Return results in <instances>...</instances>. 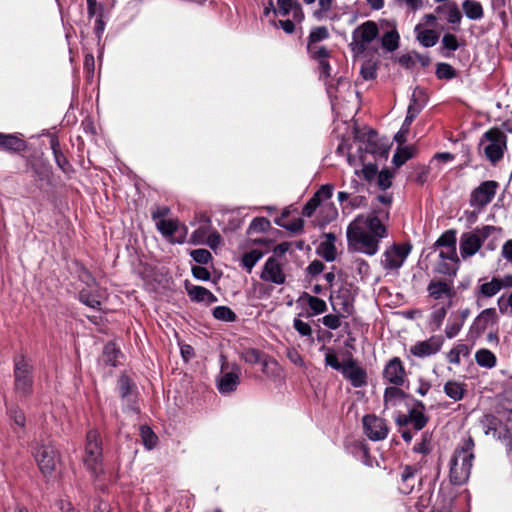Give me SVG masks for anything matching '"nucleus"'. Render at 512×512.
Returning <instances> with one entry per match:
<instances>
[{
	"label": "nucleus",
	"instance_id": "f257e3e1",
	"mask_svg": "<svg viewBox=\"0 0 512 512\" xmlns=\"http://www.w3.org/2000/svg\"><path fill=\"white\" fill-rule=\"evenodd\" d=\"M349 247L367 255L378 251L379 241L386 236V228L374 214L357 216L347 228Z\"/></svg>",
	"mask_w": 512,
	"mask_h": 512
},
{
	"label": "nucleus",
	"instance_id": "f03ea898",
	"mask_svg": "<svg viewBox=\"0 0 512 512\" xmlns=\"http://www.w3.org/2000/svg\"><path fill=\"white\" fill-rule=\"evenodd\" d=\"M474 442L468 438L461 448L455 450L450 466V480L455 485H461L469 478L473 454Z\"/></svg>",
	"mask_w": 512,
	"mask_h": 512
},
{
	"label": "nucleus",
	"instance_id": "7ed1b4c3",
	"mask_svg": "<svg viewBox=\"0 0 512 512\" xmlns=\"http://www.w3.org/2000/svg\"><path fill=\"white\" fill-rule=\"evenodd\" d=\"M83 461L93 476L102 473V447L99 433L96 430H90L87 433Z\"/></svg>",
	"mask_w": 512,
	"mask_h": 512
},
{
	"label": "nucleus",
	"instance_id": "20e7f679",
	"mask_svg": "<svg viewBox=\"0 0 512 512\" xmlns=\"http://www.w3.org/2000/svg\"><path fill=\"white\" fill-rule=\"evenodd\" d=\"M33 455L40 471L44 475H51L56 470L59 463V455L50 441L37 443Z\"/></svg>",
	"mask_w": 512,
	"mask_h": 512
},
{
	"label": "nucleus",
	"instance_id": "39448f33",
	"mask_svg": "<svg viewBox=\"0 0 512 512\" xmlns=\"http://www.w3.org/2000/svg\"><path fill=\"white\" fill-rule=\"evenodd\" d=\"M505 144L506 136L498 129H490L483 135L480 141V147L483 149L486 157L493 163L502 157Z\"/></svg>",
	"mask_w": 512,
	"mask_h": 512
},
{
	"label": "nucleus",
	"instance_id": "423d86ee",
	"mask_svg": "<svg viewBox=\"0 0 512 512\" xmlns=\"http://www.w3.org/2000/svg\"><path fill=\"white\" fill-rule=\"evenodd\" d=\"M32 365L24 356H19L15 360L14 376L15 388L18 393L27 395L32 389Z\"/></svg>",
	"mask_w": 512,
	"mask_h": 512
},
{
	"label": "nucleus",
	"instance_id": "0eeeda50",
	"mask_svg": "<svg viewBox=\"0 0 512 512\" xmlns=\"http://www.w3.org/2000/svg\"><path fill=\"white\" fill-rule=\"evenodd\" d=\"M87 279V286L82 288L79 293V298L82 303L91 308H99L106 298L105 291L101 290L96 284L95 280L91 278L88 273L83 275Z\"/></svg>",
	"mask_w": 512,
	"mask_h": 512
},
{
	"label": "nucleus",
	"instance_id": "6e6552de",
	"mask_svg": "<svg viewBox=\"0 0 512 512\" xmlns=\"http://www.w3.org/2000/svg\"><path fill=\"white\" fill-rule=\"evenodd\" d=\"M409 253V246L394 245L384 252L381 265L387 271H397L403 265Z\"/></svg>",
	"mask_w": 512,
	"mask_h": 512
},
{
	"label": "nucleus",
	"instance_id": "1a4fd4ad",
	"mask_svg": "<svg viewBox=\"0 0 512 512\" xmlns=\"http://www.w3.org/2000/svg\"><path fill=\"white\" fill-rule=\"evenodd\" d=\"M378 35V27L372 21H366L353 32L352 49L358 52L364 51L365 45L374 40Z\"/></svg>",
	"mask_w": 512,
	"mask_h": 512
},
{
	"label": "nucleus",
	"instance_id": "9d476101",
	"mask_svg": "<svg viewBox=\"0 0 512 512\" xmlns=\"http://www.w3.org/2000/svg\"><path fill=\"white\" fill-rule=\"evenodd\" d=\"M498 183L495 181H485L477 187L471 194L470 203L474 207L482 208L492 201L495 196Z\"/></svg>",
	"mask_w": 512,
	"mask_h": 512
},
{
	"label": "nucleus",
	"instance_id": "9b49d317",
	"mask_svg": "<svg viewBox=\"0 0 512 512\" xmlns=\"http://www.w3.org/2000/svg\"><path fill=\"white\" fill-rule=\"evenodd\" d=\"M260 277L264 281L272 282L277 285L283 284L286 279L285 273L283 272L282 269V265L274 257H270L266 261Z\"/></svg>",
	"mask_w": 512,
	"mask_h": 512
},
{
	"label": "nucleus",
	"instance_id": "f8f14e48",
	"mask_svg": "<svg viewBox=\"0 0 512 512\" xmlns=\"http://www.w3.org/2000/svg\"><path fill=\"white\" fill-rule=\"evenodd\" d=\"M366 435L372 440H382L387 436L388 429L383 419L367 415L363 418Z\"/></svg>",
	"mask_w": 512,
	"mask_h": 512
},
{
	"label": "nucleus",
	"instance_id": "ddd939ff",
	"mask_svg": "<svg viewBox=\"0 0 512 512\" xmlns=\"http://www.w3.org/2000/svg\"><path fill=\"white\" fill-rule=\"evenodd\" d=\"M498 319L495 308L484 309L474 320L471 326V333L477 337L480 336L486 329L496 323Z\"/></svg>",
	"mask_w": 512,
	"mask_h": 512
},
{
	"label": "nucleus",
	"instance_id": "4468645a",
	"mask_svg": "<svg viewBox=\"0 0 512 512\" xmlns=\"http://www.w3.org/2000/svg\"><path fill=\"white\" fill-rule=\"evenodd\" d=\"M405 375L406 373L403 364L397 357L391 359L387 363L383 372L384 378L394 385H402Z\"/></svg>",
	"mask_w": 512,
	"mask_h": 512
},
{
	"label": "nucleus",
	"instance_id": "2eb2a0df",
	"mask_svg": "<svg viewBox=\"0 0 512 512\" xmlns=\"http://www.w3.org/2000/svg\"><path fill=\"white\" fill-rule=\"evenodd\" d=\"M443 345L441 337H431L411 347L410 352L417 357L430 356L437 353Z\"/></svg>",
	"mask_w": 512,
	"mask_h": 512
},
{
	"label": "nucleus",
	"instance_id": "dca6fc26",
	"mask_svg": "<svg viewBox=\"0 0 512 512\" xmlns=\"http://www.w3.org/2000/svg\"><path fill=\"white\" fill-rule=\"evenodd\" d=\"M342 374L354 387H362L366 384V372L354 361L343 363Z\"/></svg>",
	"mask_w": 512,
	"mask_h": 512
},
{
	"label": "nucleus",
	"instance_id": "f3484780",
	"mask_svg": "<svg viewBox=\"0 0 512 512\" xmlns=\"http://www.w3.org/2000/svg\"><path fill=\"white\" fill-rule=\"evenodd\" d=\"M482 243L480 236L471 233H464L460 239V253L463 258H467L476 254L481 248Z\"/></svg>",
	"mask_w": 512,
	"mask_h": 512
},
{
	"label": "nucleus",
	"instance_id": "a211bd4d",
	"mask_svg": "<svg viewBox=\"0 0 512 512\" xmlns=\"http://www.w3.org/2000/svg\"><path fill=\"white\" fill-rule=\"evenodd\" d=\"M239 384V372L232 371L224 373L218 382V389L221 393H230L236 389Z\"/></svg>",
	"mask_w": 512,
	"mask_h": 512
},
{
	"label": "nucleus",
	"instance_id": "6ab92c4d",
	"mask_svg": "<svg viewBox=\"0 0 512 512\" xmlns=\"http://www.w3.org/2000/svg\"><path fill=\"white\" fill-rule=\"evenodd\" d=\"M335 236L331 233L326 235V240L319 246V254L326 261H333L336 258Z\"/></svg>",
	"mask_w": 512,
	"mask_h": 512
},
{
	"label": "nucleus",
	"instance_id": "aec40b11",
	"mask_svg": "<svg viewBox=\"0 0 512 512\" xmlns=\"http://www.w3.org/2000/svg\"><path fill=\"white\" fill-rule=\"evenodd\" d=\"M188 294L192 300L206 303H213L217 299L216 297L206 288L201 286H194L188 289Z\"/></svg>",
	"mask_w": 512,
	"mask_h": 512
},
{
	"label": "nucleus",
	"instance_id": "412c9836",
	"mask_svg": "<svg viewBox=\"0 0 512 512\" xmlns=\"http://www.w3.org/2000/svg\"><path fill=\"white\" fill-rule=\"evenodd\" d=\"M428 291L434 299L451 297L452 295L451 287L446 282L442 281L431 282L428 286Z\"/></svg>",
	"mask_w": 512,
	"mask_h": 512
},
{
	"label": "nucleus",
	"instance_id": "4be33fe9",
	"mask_svg": "<svg viewBox=\"0 0 512 512\" xmlns=\"http://www.w3.org/2000/svg\"><path fill=\"white\" fill-rule=\"evenodd\" d=\"M366 150L373 154H379L387 157L389 146L387 144L377 143V133L375 131H370L368 133V146Z\"/></svg>",
	"mask_w": 512,
	"mask_h": 512
},
{
	"label": "nucleus",
	"instance_id": "5701e85b",
	"mask_svg": "<svg viewBox=\"0 0 512 512\" xmlns=\"http://www.w3.org/2000/svg\"><path fill=\"white\" fill-rule=\"evenodd\" d=\"M478 365L485 368H493L496 365V356L488 349H480L475 353Z\"/></svg>",
	"mask_w": 512,
	"mask_h": 512
},
{
	"label": "nucleus",
	"instance_id": "b1692460",
	"mask_svg": "<svg viewBox=\"0 0 512 512\" xmlns=\"http://www.w3.org/2000/svg\"><path fill=\"white\" fill-rule=\"evenodd\" d=\"M444 391L447 396L457 401L462 399L464 395V385L456 381H448L444 386Z\"/></svg>",
	"mask_w": 512,
	"mask_h": 512
},
{
	"label": "nucleus",
	"instance_id": "393cba45",
	"mask_svg": "<svg viewBox=\"0 0 512 512\" xmlns=\"http://www.w3.org/2000/svg\"><path fill=\"white\" fill-rule=\"evenodd\" d=\"M463 10L469 19L477 20L483 17V8L479 2L466 1L463 3Z\"/></svg>",
	"mask_w": 512,
	"mask_h": 512
},
{
	"label": "nucleus",
	"instance_id": "a878e982",
	"mask_svg": "<svg viewBox=\"0 0 512 512\" xmlns=\"http://www.w3.org/2000/svg\"><path fill=\"white\" fill-rule=\"evenodd\" d=\"M479 290L484 297H492L496 295L501 290L500 278L494 277L491 281L481 284Z\"/></svg>",
	"mask_w": 512,
	"mask_h": 512
},
{
	"label": "nucleus",
	"instance_id": "bb28decb",
	"mask_svg": "<svg viewBox=\"0 0 512 512\" xmlns=\"http://www.w3.org/2000/svg\"><path fill=\"white\" fill-rule=\"evenodd\" d=\"M332 305L334 310H337L339 314L344 316L345 314L349 315L352 312V305L348 298H344L340 295H337L332 298Z\"/></svg>",
	"mask_w": 512,
	"mask_h": 512
},
{
	"label": "nucleus",
	"instance_id": "cd10ccee",
	"mask_svg": "<svg viewBox=\"0 0 512 512\" xmlns=\"http://www.w3.org/2000/svg\"><path fill=\"white\" fill-rule=\"evenodd\" d=\"M156 226L164 236L171 237L178 229V222L171 219H160L156 222Z\"/></svg>",
	"mask_w": 512,
	"mask_h": 512
},
{
	"label": "nucleus",
	"instance_id": "c85d7f7f",
	"mask_svg": "<svg viewBox=\"0 0 512 512\" xmlns=\"http://www.w3.org/2000/svg\"><path fill=\"white\" fill-rule=\"evenodd\" d=\"M404 397V392L397 387H389L385 389L384 403L387 408L389 405L394 406L397 400Z\"/></svg>",
	"mask_w": 512,
	"mask_h": 512
},
{
	"label": "nucleus",
	"instance_id": "c756f323",
	"mask_svg": "<svg viewBox=\"0 0 512 512\" xmlns=\"http://www.w3.org/2000/svg\"><path fill=\"white\" fill-rule=\"evenodd\" d=\"M399 45V35L395 30L386 32L382 37V46L388 51H394Z\"/></svg>",
	"mask_w": 512,
	"mask_h": 512
},
{
	"label": "nucleus",
	"instance_id": "7c9ffc66",
	"mask_svg": "<svg viewBox=\"0 0 512 512\" xmlns=\"http://www.w3.org/2000/svg\"><path fill=\"white\" fill-rule=\"evenodd\" d=\"M120 355L119 350L114 344L109 343L105 346L102 356V361L110 366H115L118 356Z\"/></svg>",
	"mask_w": 512,
	"mask_h": 512
},
{
	"label": "nucleus",
	"instance_id": "2f4dec72",
	"mask_svg": "<svg viewBox=\"0 0 512 512\" xmlns=\"http://www.w3.org/2000/svg\"><path fill=\"white\" fill-rule=\"evenodd\" d=\"M417 39L425 47H432L438 41V34L434 30H424L417 34Z\"/></svg>",
	"mask_w": 512,
	"mask_h": 512
},
{
	"label": "nucleus",
	"instance_id": "473e14b6",
	"mask_svg": "<svg viewBox=\"0 0 512 512\" xmlns=\"http://www.w3.org/2000/svg\"><path fill=\"white\" fill-rule=\"evenodd\" d=\"M140 435L143 441V444L148 448L152 449L157 444V436L148 426H142L140 428Z\"/></svg>",
	"mask_w": 512,
	"mask_h": 512
},
{
	"label": "nucleus",
	"instance_id": "72a5a7b5",
	"mask_svg": "<svg viewBox=\"0 0 512 512\" xmlns=\"http://www.w3.org/2000/svg\"><path fill=\"white\" fill-rule=\"evenodd\" d=\"M413 155V147L399 148L393 157V163L399 167L403 165L408 159L412 158Z\"/></svg>",
	"mask_w": 512,
	"mask_h": 512
},
{
	"label": "nucleus",
	"instance_id": "f704fd0d",
	"mask_svg": "<svg viewBox=\"0 0 512 512\" xmlns=\"http://www.w3.org/2000/svg\"><path fill=\"white\" fill-rule=\"evenodd\" d=\"M0 146H3L7 149L21 150L23 147V142L15 136L1 134Z\"/></svg>",
	"mask_w": 512,
	"mask_h": 512
},
{
	"label": "nucleus",
	"instance_id": "c9c22d12",
	"mask_svg": "<svg viewBox=\"0 0 512 512\" xmlns=\"http://www.w3.org/2000/svg\"><path fill=\"white\" fill-rule=\"evenodd\" d=\"M262 257V252L259 250H252L249 253H246L242 258V264L247 269L248 272H251L252 268Z\"/></svg>",
	"mask_w": 512,
	"mask_h": 512
},
{
	"label": "nucleus",
	"instance_id": "e433bc0d",
	"mask_svg": "<svg viewBox=\"0 0 512 512\" xmlns=\"http://www.w3.org/2000/svg\"><path fill=\"white\" fill-rule=\"evenodd\" d=\"M293 8H295V15L301 13L296 0H278V12L280 15H288Z\"/></svg>",
	"mask_w": 512,
	"mask_h": 512
},
{
	"label": "nucleus",
	"instance_id": "4c0bfd02",
	"mask_svg": "<svg viewBox=\"0 0 512 512\" xmlns=\"http://www.w3.org/2000/svg\"><path fill=\"white\" fill-rule=\"evenodd\" d=\"M303 298L307 299L309 307L315 314L323 313L326 310V303L324 300L309 294H305Z\"/></svg>",
	"mask_w": 512,
	"mask_h": 512
},
{
	"label": "nucleus",
	"instance_id": "58836bf2",
	"mask_svg": "<svg viewBox=\"0 0 512 512\" xmlns=\"http://www.w3.org/2000/svg\"><path fill=\"white\" fill-rule=\"evenodd\" d=\"M436 245L447 247L449 249L456 248V236L454 230H448L440 236L436 241Z\"/></svg>",
	"mask_w": 512,
	"mask_h": 512
},
{
	"label": "nucleus",
	"instance_id": "ea45409f",
	"mask_svg": "<svg viewBox=\"0 0 512 512\" xmlns=\"http://www.w3.org/2000/svg\"><path fill=\"white\" fill-rule=\"evenodd\" d=\"M377 64L372 60L365 61L360 69V73L365 80H372L376 77Z\"/></svg>",
	"mask_w": 512,
	"mask_h": 512
},
{
	"label": "nucleus",
	"instance_id": "a19ab883",
	"mask_svg": "<svg viewBox=\"0 0 512 512\" xmlns=\"http://www.w3.org/2000/svg\"><path fill=\"white\" fill-rule=\"evenodd\" d=\"M213 315L216 319L231 322L235 320L234 312L226 306H218L214 309Z\"/></svg>",
	"mask_w": 512,
	"mask_h": 512
},
{
	"label": "nucleus",
	"instance_id": "79ce46f5",
	"mask_svg": "<svg viewBox=\"0 0 512 512\" xmlns=\"http://www.w3.org/2000/svg\"><path fill=\"white\" fill-rule=\"evenodd\" d=\"M467 353L468 349L465 345H458L448 352L447 359L450 363L457 365L460 363V355H466Z\"/></svg>",
	"mask_w": 512,
	"mask_h": 512
},
{
	"label": "nucleus",
	"instance_id": "37998d69",
	"mask_svg": "<svg viewBox=\"0 0 512 512\" xmlns=\"http://www.w3.org/2000/svg\"><path fill=\"white\" fill-rule=\"evenodd\" d=\"M308 49L312 57L322 61L329 56L328 50L324 46L318 44H308Z\"/></svg>",
	"mask_w": 512,
	"mask_h": 512
},
{
	"label": "nucleus",
	"instance_id": "c03bdc74",
	"mask_svg": "<svg viewBox=\"0 0 512 512\" xmlns=\"http://www.w3.org/2000/svg\"><path fill=\"white\" fill-rule=\"evenodd\" d=\"M436 74L440 79H451L455 76L454 69L447 63H439L437 65Z\"/></svg>",
	"mask_w": 512,
	"mask_h": 512
},
{
	"label": "nucleus",
	"instance_id": "a18cd8bd",
	"mask_svg": "<svg viewBox=\"0 0 512 512\" xmlns=\"http://www.w3.org/2000/svg\"><path fill=\"white\" fill-rule=\"evenodd\" d=\"M426 421V417L423 413L416 410L410 412V422L416 430H421L425 426Z\"/></svg>",
	"mask_w": 512,
	"mask_h": 512
},
{
	"label": "nucleus",
	"instance_id": "49530a36",
	"mask_svg": "<svg viewBox=\"0 0 512 512\" xmlns=\"http://www.w3.org/2000/svg\"><path fill=\"white\" fill-rule=\"evenodd\" d=\"M329 33L325 27L314 29L309 36V44H317L319 41L326 39Z\"/></svg>",
	"mask_w": 512,
	"mask_h": 512
},
{
	"label": "nucleus",
	"instance_id": "de8ad7c7",
	"mask_svg": "<svg viewBox=\"0 0 512 512\" xmlns=\"http://www.w3.org/2000/svg\"><path fill=\"white\" fill-rule=\"evenodd\" d=\"M191 257L200 264H206L211 259V253L206 249L192 250Z\"/></svg>",
	"mask_w": 512,
	"mask_h": 512
},
{
	"label": "nucleus",
	"instance_id": "09e8293b",
	"mask_svg": "<svg viewBox=\"0 0 512 512\" xmlns=\"http://www.w3.org/2000/svg\"><path fill=\"white\" fill-rule=\"evenodd\" d=\"M392 176V173L389 172L388 170L381 171L380 173H378L376 176L378 186L382 189L389 188L392 184Z\"/></svg>",
	"mask_w": 512,
	"mask_h": 512
},
{
	"label": "nucleus",
	"instance_id": "8fccbe9b",
	"mask_svg": "<svg viewBox=\"0 0 512 512\" xmlns=\"http://www.w3.org/2000/svg\"><path fill=\"white\" fill-rule=\"evenodd\" d=\"M294 328L302 336H310L312 334L311 326L300 319L294 320Z\"/></svg>",
	"mask_w": 512,
	"mask_h": 512
},
{
	"label": "nucleus",
	"instance_id": "3c124183",
	"mask_svg": "<svg viewBox=\"0 0 512 512\" xmlns=\"http://www.w3.org/2000/svg\"><path fill=\"white\" fill-rule=\"evenodd\" d=\"M323 324L330 329H338L341 325L339 315L329 314L323 317Z\"/></svg>",
	"mask_w": 512,
	"mask_h": 512
},
{
	"label": "nucleus",
	"instance_id": "603ef678",
	"mask_svg": "<svg viewBox=\"0 0 512 512\" xmlns=\"http://www.w3.org/2000/svg\"><path fill=\"white\" fill-rule=\"evenodd\" d=\"M325 363H326V365H328L336 370L342 371L343 364H341L338 361L337 355L333 351H330V350L327 351V353L325 355Z\"/></svg>",
	"mask_w": 512,
	"mask_h": 512
},
{
	"label": "nucleus",
	"instance_id": "864d4df0",
	"mask_svg": "<svg viewBox=\"0 0 512 512\" xmlns=\"http://www.w3.org/2000/svg\"><path fill=\"white\" fill-rule=\"evenodd\" d=\"M442 44L445 48L450 50H456L458 48V41L456 36L453 34H445L442 38Z\"/></svg>",
	"mask_w": 512,
	"mask_h": 512
},
{
	"label": "nucleus",
	"instance_id": "5fc2aeb1",
	"mask_svg": "<svg viewBox=\"0 0 512 512\" xmlns=\"http://www.w3.org/2000/svg\"><path fill=\"white\" fill-rule=\"evenodd\" d=\"M461 18L462 16L457 6L455 4L450 6L447 17L448 22L452 24H458L460 23Z\"/></svg>",
	"mask_w": 512,
	"mask_h": 512
},
{
	"label": "nucleus",
	"instance_id": "6e6d98bb",
	"mask_svg": "<svg viewBox=\"0 0 512 512\" xmlns=\"http://www.w3.org/2000/svg\"><path fill=\"white\" fill-rule=\"evenodd\" d=\"M206 234H207L206 228L200 227L192 233V235L190 237V242L193 244L203 243Z\"/></svg>",
	"mask_w": 512,
	"mask_h": 512
},
{
	"label": "nucleus",
	"instance_id": "4d7b16f0",
	"mask_svg": "<svg viewBox=\"0 0 512 512\" xmlns=\"http://www.w3.org/2000/svg\"><path fill=\"white\" fill-rule=\"evenodd\" d=\"M499 230L498 228H496L495 226H490V225H487V226H484L482 228H479V229H476L474 231L475 234H478L480 236V239H481V243H483V241L488 238L493 232Z\"/></svg>",
	"mask_w": 512,
	"mask_h": 512
},
{
	"label": "nucleus",
	"instance_id": "13d9d810",
	"mask_svg": "<svg viewBox=\"0 0 512 512\" xmlns=\"http://www.w3.org/2000/svg\"><path fill=\"white\" fill-rule=\"evenodd\" d=\"M243 359L248 363H257L260 361V353L255 349H248L243 352Z\"/></svg>",
	"mask_w": 512,
	"mask_h": 512
},
{
	"label": "nucleus",
	"instance_id": "bf43d9fd",
	"mask_svg": "<svg viewBox=\"0 0 512 512\" xmlns=\"http://www.w3.org/2000/svg\"><path fill=\"white\" fill-rule=\"evenodd\" d=\"M192 273H193L194 277L199 280L206 281V280H209V278H210V272L206 268L201 267V266L193 267Z\"/></svg>",
	"mask_w": 512,
	"mask_h": 512
},
{
	"label": "nucleus",
	"instance_id": "052dcab7",
	"mask_svg": "<svg viewBox=\"0 0 512 512\" xmlns=\"http://www.w3.org/2000/svg\"><path fill=\"white\" fill-rule=\"evenodd\" d=\"M130 380L127 377H121L119 380V391L122 398H125L128 396L130 392Z\"/></svg>",
	"mask_w": 512,
	"mask_h": 512
},
{
	"label": "nucleus",
	"instance_id": "680f3d73",
	"mask_svg": "<svg viewBox=\"0 0 512 512\" xmlns=\"http://www.w3.org/2000/svg\"><path fill=\"white\" fill-rule=\"evenodd\" d=\"M11 417L14 420L15 424H17L18 426H20V427L25 426V415L21 410H19L17 408L13 409L11 411Z\"/></svg>",
	"mask_w": 512,
	"mask_h": 512
},
{
	"label": "nucleus",
	"instance_id": "e2e57ef3",
	"mask_svg": "<svg viewBox=\"0 0 512 512\" xmlns=\"http://www.w3.org/2000/svg\"><path fill=\"white\" fill-rule=\"evenodd\" d=\"M221 242H222V238H221L220 234L217 232L210 234L206 240V243L212 249L217 248L221 244Z\"/></svg>",
	"mask_w": 512,
	"mask_h": 512
},
{
	"label": "nucleus",
	"instance_id": "0e129e2a",
	"mask_svg": "<svg viewBox=\"0 0 512 512\" xmlns=\"http://www.w3.org/2000/svg\"><path fill=\"white\" fill-rule=\"evenodd\" d=\"M362 174L367 180H372L378 174L377 168L374 165H365L362 169Z\"/></svg>",
	"mask_w": 512,
	"mask_h": 512
},
{
	"label": "nucleus",
	"instance_id": "69168bd1",
	"mask_svg": "<svg viewBox=\"0 0 512 512\" xmlns=\"http://www.w3.org/2000/svg\"><path fill=\"white\" fill-rule=\"evenodd\" d=\"M323 269H324V264L319 260L312 261L307 268L308 272L312 275L321 273L323 271Z\"/></svg>",
	"mask_w": 512,
	"mask_h": 512
},
{
	"label": "nucleus",
	"instance_id": "338daca9",
	"mask_svg": "<svg viewBox=\"0 0 512 512\" xmlns=\"http://www.w3.org/2000/svg\"><path fill=\"white\" fill-rule=\"evenodd\" d=\"M304 226V221L300 218L291 221L286 228L291 232H300Z\"/></svg>",
	"mask_w": 512,
	"mask_h": 512
},
{
	"label": "nucleus",
	"instance_id": "774afa93",
	"mask_svg": "<svg viewBox=\"0 0 512 512\" xmlns=\"http://www.w3.org/2000/svg\"><path fill=\"white\" fill-rule=\"evenodd\" d=\"M502 255L507 261L512 262V240H508L503 245Z\"/></svg>",
	"mask_w": 512,
	"mask_h": 512
}]
</instances>
